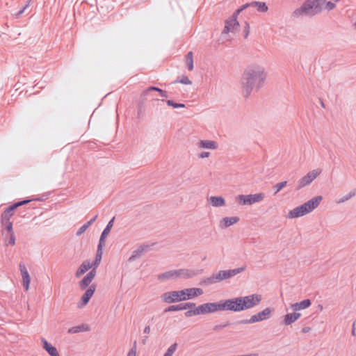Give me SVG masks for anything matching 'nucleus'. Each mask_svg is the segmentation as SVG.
Wrapping results in <instances>:
<instances>
[{"label": "nucleus", "mask_w": 356, "mask_h": 356, "mask_svg": "<svg viewBox=\"0 0 356 356\" xmlns=\"http://www.w3.org/2000/svg\"><path fill=\"white\" fill-rule=\"evenodd\" d=\"M266 74L263 67L251 65L243 72L241 83L245 97H248L254 90H259L264 84Z\"/></svg>", "instance_id": "obj_1"}, {"label": "nucleus", "mask_w": 356, "mask_h": 356, "mask_svg": "<svg viewBox=\"0 0 356 356\" xmlns=\"http://www.w3.org/2000/svg\"><path fill=\"white\" fill-rule=\"evenodd\" d=\"M325 4L327 10L335 8V3L331 1L326 2L325 0H306L302 5L293 12V16L299 17L300 16H314L322 11L323 6Z\"/></svg>", "instance_id": "obj_2"}, {"label": "nucleus", "mask_w": 356, "mask_h": 356, "mask_svg": "<svg viewBox=\"0 0 356 356\" xmlns=\"http://www.w3.org/2000/svg\"><path fill=\"white\" fill-rule=\"evenodd\" d=\"M261 299V296L256 293L227 299L229 311L239 312L253 308L260 303Z\"/></svg>", "instance_id": "obj_3"}, {"label": "nucleus", "mask_w": 356, "mask_h": 356, "mask_svg": "<svg viewBox=\"0 0 356 356\" xmlns=\"http://www.w3.org/2000/svg\"><path fill=\"white\" fill-rule=\"evenodd\" d=\"M228 300H222L218 302L204 303L197 307L199 314L214 313L218 311H229Z\"/></svg>", "instance_id": "obj_4"}, {"label": "nucleus", "mask_w": 356, "mask_h": 356, "mask_svg": "<svg viewBox=\"0 0 356 356\" xmlns=\"http://www.w3.org/2000/svg\"><path fill=\"white\" fill-rule=\"evenodd\" d=\"M229 278H231L229 270H220L210 277L202 279L200 282V284L209 286Z\"/></svg>", "instance_id": "obj_5"}, {"label": "nucleus", "mask_w": 356, "mask_h": 356, "mask_svg": "<svg viewBox=\"0 0 356 356\" xmlns=\"http://www.w3.org/2000/svg\"><path fill=\"white\" fill-rule=\"evenodd\" d=\"M264 198L263 193L250 195H238L236 197V201L240 205H251L256 202H259Z\"/></svg>", "instance_id": "obj_6"}, {"label": "nucleus", "mask_w": 356, "mask_h": 356, "mask_svg": "<svg viewBox=\"0 0 356 356\" xmlns=\"http://www.w3.org/2000/svg\"><path fill=\"white\" fill-rule=\"evenodd\" d=\"M161 299L168 304L185 301V292L184 289L165 292L161 296Z\"/></svg>", "instance_id": "obj_7"}, {"label": "nucleus", "mask_w": 356, "mask_h": 356, "mask_svg": "<svg viewBox=\"0 0 356 356\" xmlns=\"http://www.w3.org/2000/svg\"><path fill=\"white\" fill-rule=\"evenodd\" d=\"M273 309L270 307L264 309L263 311L252 315L249 319H243L238 322L239 324H252L266 320L269 318Z\"/></svg>", "instance_id": "obj_8"}, {"label": "nucleus", "mask_w": 356, "mask_h": 356, "mask_svg": "<svg viewBox=\"0 0 356 356\" xmlns=\"http://www.w3.org/2000/svg\"><path fill=\"white\" fill-rule=\"evenodd\" d=\"M321 173V170L319 169H315L309 171L306 175L298 181L296 190L299 191L302 188L309 186Z\"/></svg>", "instance_id": "obj_9"}, {"label": "nucleus", "mask_w": 356, "mask_h": 356, "mask_svg": "<svg viewBox=\"0 0 356 356\" xmlns=\"http://www.w3.org/2000/svg\"><path fill=\"white\" fill-rule=\"evenodd\" d=\"M177 277L178 278H184V279H190L193 278L200 274H201L203 271L202 269H186V268H181L177 269Z\"/></svg>", "instance_id": "obj_10"}, {"label": "nucleus", "mask_w": 356, "mask_h": 356, "mask_svg": "<svg viewBox=\"0 0 356 356\" xmlns=\"http://www.w3.org/2000/svg\"><path fill=\"white\" fill-rule=\"evenodd\" d=\"M95 291V285H90L82 296L81 301L78 303V307L82 308L83 307L86 306L90 301V298L92 297Z\"/></svg>", "instance_id": "obj_11"}, {"label": "nucleus", "mask_w": 356, "mask_h": 356, "mask_svg": "<svg viewBox=\"0 0 356 356\" xmlns=\"http://www.w3.org/2000/svg\"><path fill=\"white\" fill-rule=\"evenodd\" d=\"M19 268L22 277L23 287L26 291H28L31 282L29 273L24 264L20 263L19 265Z\"/></svg>", "instance_id": "obj_12"}, {"label": "nucleus", "mask_w": 356, "mask_h": 356, "mask_svg": "<svg viewBox=\"0 0 356 356\" xmlns=\"http://www.w3.org/2000/svg\"><path fill=\"white\" fill-rule=\"evenodd\" d=\"M96 275V271L95 269H92L86 276L79 282V287L81 289H86L90 286V284L92 282Z\"/></svg>", "instance_id": "obj_13"}, {"label": "nucleus", "mask_w": 356, "mask_h": 356, "mask_svg": "<svg viewBox=\"0 0 356 356\" xmlns=\"http://www.w3.org/2000/svg\"><path fill=\"white\" fill-rule=\"evenodd\" d=\"M322 199L323 197L321 195H318L308 200L307 202L303 203L308 213H310L312 211H314L316 208H317L319 204L321 203Z\"/></svg>", "instance_id": "obj_14"}, {"label": "nucleus", "mask_w": 356, "mask_h": 356, "mask_svg": "<svg viewBox=\"0 0 356 356\" xmlns=\"http://www.w3.org/2000/svg\"><path fill=\"white\" fill-rule=\"evenodd\" d=\"M309 213L304 204H301L293 209L291 210L288 213V217L289 218H296L301 216H303L306 214Z\"/></svg>", "instance_id": "obj_15"}, {"label": "nucleus", "mask_w": 356, "mask_h": 356, "mask_svg": "<svg viewBox=\"0 0 356 356\" xmlns=\"http://www.w3.org/2000/svg\"><path fill=\"white\" fill-rule=\"evenodd\" d=\"M235 14H233L232 18L226 20L225 26L224 30L222 31V33H228L229 32L233 31L235 26H238L239 25Z\"/></svg>", "instance_id": "obj_16"}, {"label": "nucleus", "mask_w": 356, "mask_h": 356, "mask_svg": "<svg viewBox=\"0 0 356 356\" xmlns=\"http://www.w3.org/2000/svg\"><path fill=\"white\" fill-rule=\"evenodd\" d=\"M42 348L48 353L50 356H59L56 347L49 343L45 339H41Z\"/></svg>", "instance_id": "obj_17"}, {"label": "nucleus", "mask_w": 356, "mask_h": 356, "mask_svg": "<svg viewBox=\"0 0 356 356\" xmlns=\"http://www.w3.org/2000/svg\"><path fill=\"white\" fill-rule=\"evenodd\" d=\"M240 218L237 216L225 217L220 221V227L222 228L228 227L239 221Z\"/></svg>", "instance_id": "obj_18"}, {"label": "nucleus", "mask_w": 356, "mask_h": 356, "mask_svg": "<svg viewBox=\"0 0 356 356\" xmlns=\"http://www.w3.org/2000/svg\"><path fill=\"white\" fill-rule=\"evenodd\" d=\"M300 317V314L296 312L287 314L284 317L283 323L286 325H291L296 321Z\"/></svg>", "instance_id": "obj_19"}, {"label": "nucleus", "mask_w": 356, "mask_h": 356, "mask_svg": "<svg viewBox=\"0 0 356 356\" xmlns=\"http://www.w3.org/2000/svg\"><path fill=\"white\" fill-rule=\"evenodd\" d=\"M312 302L309 299H305L302 301H300L299 302H296L294 304H292L291 307L294 311H299L302 309H305L310 307Z\"/></svg>", "instance_id": "obj_20"}, {"label": "nucleus", "mask_w": 356, "mask_h": 356, "mask_svg": "<svg viewBox=\"0 0 356 356\" xmlns=\"http://www.w3.org/2000/svg\"><path fill=\"white\" fill-rule=\"evenodd\" d=\"M177 270H171L164 272L158 275V279L160 280H175L177 279Z\"/></svg>", "instance_id": "obj_21"}, {"label": "nucleus", "mask_w": 356, "mask_h": 356, "mask_svg": "<svg viewBox=\"0 0 356 356\" xmlns=\"http://www.w3.org/2000/svg\"><path fill=\"white\" fill-rule=\"evenodd\" d=\"M251 8H255L258 12L266 13L268 8L265 2L253 1L250 2Z\"/></svg>", "instance_id": "obj_22"}, {"label": "nucleus", "mask_w": 356, "mask_h": 356, "mask_svg": "<svg viewBox=\"0 0 356 356\" xmlns=\"http://www.w3.org/2000/svg\"><path fill=\"white\" fill-rule=\"evenodd\" d=\"M209 200L211 205L215 207H220L225 205V200L221 196H211Z\"/></svg>", "instance_id": "obj_23"}, {"label": "nucleus", "mask_w": 356, "mask_h": 356, "mask_svg": "<svg viewBox=\"0 0 356 356\" xmlns=\"http://www.w3.org/2000/svg\"><path fill=\"white\" fill-rule=\"evenodd\" d=\"M17 209L15 204H13L6 209L5 211L2 214L1 216V222H3L4 220H9L12 216V212Z\"/></svg>", "instance_id": "obj_24"}, {"label": "nucleus", "mask_w": 356, "mask_h": 356, "mask_svg": "<svg viewBox=\"0 0 356 356\" xmlns=\"http://www.w3.org/2000/svg\"><path fill=\"white\" fill-rule=\"evenodd\" d=\"M89 330V327L87 325H80L72 327L68 329L67 332L69 334H76L81 332H86Z\"/></svg>", "instance_id": "obj_25"}, {"label": "nucleus", "mask_w": 356, "mask_h": 356, "mask_svg": "<svg viewBox=\"0 0 356 356\" xmlns=\"http://www.w3.org/2000/svg\"><path fill=\"white\" fill-rule=\"evenodd\" d=\"M149 91H159V93L161 95V97H162L163 98H168V93H167V92L165 90H162V89L158 88V87H156V86H149V87H148L147 89H145L143 92V95H147V93Z\"/></svg>", "instance_id": "obj_26"}, {"label": "nucleus", "mask_w": 356, "mask_h": 356, "mask_svg": "<svg viewBox=\"0 0 356 356\" xmlns=\"http://www.w3.org/2000/svg\"><path fill=\"white\" fill-rule=\"evenodd\" d=\"M98 215L96 214L92 219L88 221L86 223L83 225L76 232L77 236H81L82 234L85 232V231L96 220Z\"/></svg>", "instance_id": "obj_27"}, {"label": "nucleus", "mask_w": 356, "mask_h": 356, "mask_svg": "<svg viewBox=\"0 0 356 356\" xmlns=\"http://www.w3.org/2000/svg\"><path fill=\"white\" fill-rule=\"evenodd\" d=\"M199 146L202 148L215 149L217 147L216 143L213 140H200Z\"/></svg>", "instance_id": "obj_28"}, {"label": "nucleus", "mask_w": 356, "mask_h": 356, "mask_svg": "<svg viewBox=\"0 0 356 356\" xmlns=\"http://www.w3.org/2000/svg\"><path fill=\"white\" fill-rule=\"evenodd\" d=\"M148 248L147 245H140L136 250L133 252L132 255L129 257V261H134L136 258L139 257L144 251Z\"/></svg>", "instance_id": "obj_29"}, {"label": "nucleus", "mask_w": 356, "mask_h": 356, "mask_svg": "<svg viewBox=\"0 0 356 356\" xmlns=\"http://www.w3.org/2000/svg\"><path fill=\"white\" fill-rule=\"evenodd\" d=\"M32 3V0H27L24 4L22 7V8L15 14L16 17L17 18L20 17L23 14L26 13L27 15L29 12L27 11L31 6V3Z\"/></svg>", "instance_id": "obj_30"}, {"label": "nucleus", "mask_w": 356, "mask_h": 356, "mask_svg": "<svg viewBox=\"0 0 356 356\" xmlns=\"http://www.w3.org/2000/svg\"><path fill=\"white\" fill-rule=\"evenodd\" d=\"M102 257V250H97V253L95 256V261L90 264L92 266V269H95V271H96V268L99 266Z\"/></svg>", "instance_id": "obj_31"}, {"label": "nucleus", "mask_w": 356, "mask_h": 356, "mask_svg": "<svg viewBox=\"0 0 356 356\" xmlns=\"http://www.w3.org/2000/svg\"><path fill=\"white\" fill-rule=\"evenodd\" d=\"M184 307H185L184 303H180L179 305H170V306L166 307L163 312H164V313H166V312H170L185 310Z\"/></svg>", "instance_id": "obj_32"}, {"label": "nucleus", "mask_w": 356, "mask_h": 356, "mask_svg": "<svg viewBox=\"0 0 356 356\" xmlns=\"http://www.w3.org/2000/svg\"><path fill=\"white\" fill-rule=\"evenodd\" d=\"M186 63L188 67V70L191 71L193 69V54L192 51H189L187 53L186 56Z\"/></svg>", "instance_id": "obj_33"}, {"label": "nucleus", "mask_w": 356, "mask_h": 356, "mask_svg": "<svg viewBox=\"0 0 356 356\" xmlns=\"http://www.w3.org/2000/svg\"><path fill=\"white\" fill-rule=\"evenodd\" d=\"M185 292V300H188L196 297L195 291H193V288H188L184 289Z\"/></svg>", "instance_id": "obj_34"}, {"label": "nucleus", "mask_w": 356, "mask_h": 356, "mask_svg": "<svg viewBox=\"0 0 356 356\" xmlns=\"http://www.w3.org/2000/svg\"><path fill=\"white\" fill-rule=\"evenodd\" d=\"M177 343H174L167 349L166 352L164 353L163 356H172L177 348Z\"/></svg>", "instance_id": "obj_35"}, {"label": "nucleus", "mask_w": 356, "mask_h": 356, "mask_svg": "<svg viewBox=\"0 0 356 356\" xmlns=\"http://www.w3.org/2000/svg\"><path fill=\"white\" fill-rule=\"evenodd\" d=\"M177 343H174L167 349L166 352L164 353L163 356H172L177 348Z\"/></svg>", "instance_id": "obj_36"}, {"label": "nucleus", "mask_w": 356, "mask_h": 356, "mask_svg": "<svg viewBox=\"0 0 356 356\" xmlns=\"http://www.w3.org/2000/svg\"><path fill=\"white\" fill-rule=\"evenodd\" d=\"M356 195V190H353L350 191L348 194L341 197L340 200L337 201V203H343L346 202L347 200H350L353 197H354Z\"/></svg>", "instance_id": "obj_37"}, {"label": "nucleus", "mask_w": 356, "mask_h": 356, "mask_svg": "<svg viewBox=\"0 0 356 356\" xmlns=\"http://www.w3.org/2000/svg\"><path fill=\"white\" fill-rule=\"evenodd\" d=\"M114 220L115 217H113V218L107 223L106 227L104 228L102 234H104V235L107 236V235L109 234L111 228L113 226Z\"/></svg>", "instance_id": "obj_38"}, {"label": "nucleus", "mask_w": 356, "mask_h": 356, "mask_svg": "<svg viewBox=\"0 0 356 356\" xmlns=\"http://www.w3.org/2000/svg\"><path fill=\"white\" fill-rule=\"evenodd\" d=\"M229 273H230V276L232 278V277H234L235 275L243 272L245 270V266H241V267H239L237 268L229 269Z\"/></svg>", "instance_id": "obj_39"}, {"label": "nucleus", "mask_w": 356, "mask_h": 356, "mask_svg": "<svg viewBox=\"0 0 356 356\" xmlns=\"http://www.w3.org/2000/svg\"><path fill=\"white\" fill-rule=\"evenodd\" d=\"M79 268H81V270L85 273L89 269L92 268V266L90 265V261H85L80 265Z\"/></svg>", "instance_id": "obj_40"}, {"label": "nucleus", "mask_w": 356, "mask_h": 356, "mask_svg": "<svg viewBox=\"0 0 356 356\" xmlns=\"http://www.w3.org/2000/svg\"><path fill=\"white\" fill-rule=\"evenodd\" d=\"M184 315L186 318H189L193 316L200 315L197 307L193 309L188 310L187 312H185Z\"/></svg>", "instance_id": "obj_41"}, {"label": "nucleus", "mask_w": 356, "mask_h": 356, "mask_svg": "<svg viewBox=\"0 0 356 356\" xmlns=\"http://www.w3.org/2000/svg\"><path fill=\"white\" fill-rule=\"evenodd\" d=\"M175 83H181L184 85H190L192 83L191 81L186 76H183L181 79L175 80Z\"/></svg>", "instance_id": "obj_42"}, {"label": "nucleus", "mask_w": 356, "mask_h": 356, "mask_svg": "<svg viewBox=\"0 0 356 356\" xmlns=\"http://www.w3.org/2000/svg\"><path fill=\"white\" fill-rule=\"evenodd\" d=\"M1 223L6 225V229L8 231V232L9 233V234H14V231H13V222H10V220H4V222H1Z\"/></svg>", "instance_id": "obj_43"}, {"label": "nucleus", "mask_w": 356, "mask_h": 356, "mask_svg": "<svg viewBox=\"0 0 356 356\" xmlns=\"http://www.w3.org/2000/svg\"><path fill=\"white\" fill-rule=\"evenodd\" d=\"M287 184V181H282V182H280L278 184H277L275 186H274V188L275 189V194H277L280 191H281L284 186H286Z\"/></svg>", "instance_id": "obj_44"}, {"label": "nucleus", "mask_w": 356, "mask_h": 356, "mask_svg": "<svg viewBox=\"0 0 356 356\" xmlns=\"http://www.w3.org/2000/svg\"><path fill=\"white\" fill-rule=\"evenodd\" d=\"M6 245H15V234H10L8 239H5Z\"/></svg>", "instance_id": "obj_45"}, {"label": "nucleus", "mask_w": 356, "mask_h": 356, "mask_svg": "<svg viewBox=\"0 0 356 356\" xmlns=\"http://www.w3.org/2000/svg\"><path fill=\"white\" fill-rule=\"evenodd\" d=\"M106 236L104 234H102L97 245V250H102L103 246L105 245V239Z\"/></svg>", "instance_id": "obj_46"}, {"label": "nucleus", "mask_w": 356, "mask_h": 356, "mask_svg": "<svg viewBox=\"0 0 356 356\" xmlns=\"http://www.w3.org/2000/svg\"><path fill=\"white\" fill-rule=\"evenodd\" d=\"M136 345L137 342H134L132 348L129 350L127 356H136Z\"/></svg>", "instance_id": "obj_47"}, {"label": "nucleus", "mask_w": 356, "mask_h": 356, "mask_svg": "<svg viewBox=\"0 0 356 356\" xmlns=\"http://www.w3.org/2000/svg\"><path fill=\"white\" fill-rule=\"evenodd\" d=\"M136 345L137 342H134L132 348L129 350L127 356H136Z\"/></svg>", "instance_id": "obj_48"}, {"label": "nucleus", "mask_w": 356, "mask_h": 356, "mask_svg": "<svg viewBox=\"0 0 356 356\" xmlns=\"http://www.w3.org/2000/svg\"><path fill=\"white\" fill-rule=\"evenodd\" d=\"M248 8H251L250 2L243 4L240 8L237 9L234 14H235V15L237 17V15H238L241 11Z\"/></svg>", "instance_id": "obj_49"}, {"label": "nucleus", "mask_w": 356, "mask_h": 356, "mask_svg": "<svg viewBox=\"0 0 356 356\" xmlns=\"http://www.w3.org/2000/svg\"><path fill=\"white\" fill-rule=\"evenodd\" d=\"M166 104L168 106H171L174 108H178V104L179 103L174 102L172 100H167Z\"/></svg>", "instance_id": "obj_50"}, {"label": "nucleus", "mask_w": 356, "mask_h": 356, "mask_svg": "<svg viewBox=\"0 0 356 356\" xmlns=\"http://www.w3.org/2000/svg\"><path fill=\"white\" fill-rule=\"evenodd\" d=\"M30 201H31L30 200H22V201L15 202V204L16 205V207L18 208L20 206H23V205L28 204Z\"/></svg>", "instance_id": "obj_51"}, {"label": "nucleus", "mask_w": 356, "mask_h": 356, "mask_svg": "<svg viewBox=\"0 0 356 356\" xmlns=\"http://www.w3.org/2000/svg\"><path fill=\"white\" fill-rule=\"evenodd\" d=\"M184 309H192V308H195V304L193 303V302H184Z\"/></svg>", "instance_id": "obj_52"}, {"label": "nucleus", "mask_w": 356, "mask_h": 356, "mask_svg": "<svg viewBox=\"0 0 356 356\" xmlns=\"http://www.w3.org/2000/svg\"><path fill=\"white\" fill-rule=\"evenodd\" d=\"M154 102H156V108H160L161 110V102H163L164 100H160L159 99H153Z\"/></svg>", "instance_id": "obj_53"}, {"label": "nucleus", "mask_w": 356, "mask_h": 356, "mask_svg": "<svg viewBox=\"0 0 356 356\" xmlns=\"http://www.w3.org/2000/svg\"><path fill=\"white\" fill-rule=\"evenodd\" d=\"M193 291H195L196 296H200L203 293V290L200 288H193Z\"/></svg>", "instance_id": "obj_54"}, {"label": "nucleus", "mask_w": 356, "mask_h": 356, "mask_svg": "<svg viewBox=\"0 0 356 356\" xmlns=\"http://www.w3.org/2000/svg\"><path fill=\"white\" fill-rule=\"evenodd\" d=\"M249 29H250V26L248 23H245V35H244V37L245 38H247L248 34H249Z\"/></svg>", "instance_id": "obj_55"}, {"label": "nucleus", "mask_w": 356, "mask_h": 356, "mask_svg": "<svg viewBox=\"0 0 356 356\" xmlns=\"http://www.w3.org/2000/svg\"><path fill=\"white\" fill-rule=\"evenodd\" d=\"M210 155L209 152H203L200 154V157L202 159L207 158Z\"/></svg>", "instance_id": "obj_56"}, {"label": "nucleus", "mask_w": 356, "mask_h": 356, "mask_svg": "<svg viewBox=\"0 0 356 356\" xmlns=\"http://www.w3.org/2000/svg\"><path fill=\"white\" fill-rule=\"evenodd\" d=\"M227 325H228L227 323L224 324V325H216V326L214 327V328H213V329H214L215 330H220V329H222V328L225 327Z\"/></svg>", "instance_id": "obj_57"}, {"label": "nucleus", "mask_w": 356, "mask_h": 356, "mask_svg": "<svg viewBox=\"0 0 356 356\" xmlns=\"http://www.w3.org/2000/svg\"><path fill=\"white\" fill-rule=\"evenodd\" d=\"M84 273L81 270V268H78V270H76V273H75V276L76 277H81L82 275H83Z\"/></svg>", "instance_id": "obj_58"}, {"label": "nucleus", "mask_w": 356, "mask_h": 356, "mask_svg": "<svg viewBox=\"0 0 356 356\" xmlns=\"http://www.w3.org/2000/svg\"><path fill=\"white\" fill-rule=\"evenodd\" d=\"M150 332V327L149 325L146 326L143 330V333L148 334Z\"/></svg>", "instance_id": "obj_59"}, {"label": "nucleus", "mask_w": 356, "mask_h": 356, "mask_svg": "<svg viewBox=\"0 0 356 356\" xmlns=\"http://www.w3.org/2000/svg\"><path fill=\"white\" fill-rule=\"evenodd\" d=\"M309 330H310L309 327H306L302 328V332H304V333H307V332H309Z\"/></svg>", "instance_id": "obj_60"}, {"label": "nucleus", "mask_w": 356, "mask_h": 356, "mask_svg": "<svg viewBox=\"0 0 356 356\" xmlns=\"http://www.w3.org/2000/svg\"><path fill=\"white\" fill-rule=\"evenodd\" d=\"M185 107H186V105L184 104L179 103L178 108H185Z\"/></svg>", "instance_id": "obj_61"}, {"label": "nucleus", "mask_w": 356, "mask_h": 356, "mask_svg": "<svg viewBox=\"0 0 356 356\" xmlns=\"http://www.w3.org/2000/svg\"><path fill=\"white\" fill-rule=\"evenodd\" d=\"M352 334H353V335H355V323H353V325Z\"/></svg>", "instance_id": "obj_62"}, {"label": "nucleus", "mask_w": 356, "mask_h": 356, "mask_svg": "<svg viewBox=\"0 0 356 356\" xmlns=\"http://www.w3.org/2000/svg\"><path fill=\"white\" fill-rule=\"evenodd\" d=\"M147 338V337H145V338L143 340V343H145V340H146Z\"/></svg>", "instance_id": "obj_63"}, {"label": "nucleus", "mask_w": 356, "mask_h": 356, "mask_svg": "<svg viewBox=\"0 0 356 356\" xmlns=\"http://www.w3.org/2000/svg\"><path fill=\"white\" fill-rule=\"evenodd\" d=\"M353 26L356 28V22L353 24Z\"/></svg>", "instance_id": "obj_64"}]
</instances>
